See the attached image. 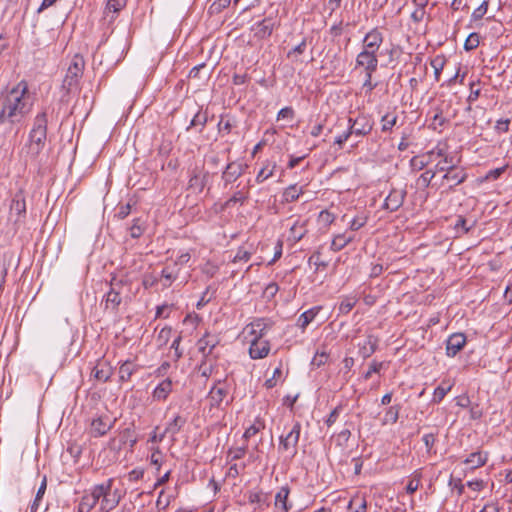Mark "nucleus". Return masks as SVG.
<instances>
[{
  "label": "nucleus",
  "instance_id": "1",
  "mask_svg": "<svg viewBox=\"0 0 512 512\" xmlns=\"http://www.w3.org/2000/svg\"><path fill=\"white\" fill-rule=\"evenodd\" d=\"M33 97L28 91V84L20 81L12 88L2 101L0 124H20L33 108Z\"/></svg>",
  "mask_w": 512,
  "mask_h": 512
},
{
  "label": "nucleus",
  "instance_id": "2",
  "mask_svg": "<svg viewBox=\"0 0 512 512\" xmlns=\"http://www.w3.org/2000/svg\"><path fill=\"white\" fill-rule=\"evenodd\" d=\"M48 114L46 109L39 112L33 121L27 143L23 151L31 159H35L44 149L47 140Z\"/></svg>",
  "mask_w": 512,
  "mask_h": 512
},
{
  "label": "nucleus",
  "instance_id": "3",
  "mask_svg": "<svg viewBox=\"0 0 512 512\" xmlns=\"http://www.w3.org/2000/svg\"><path fill=\"white\" fill-rule=\"evenodd\" d=\"M113 484V478H109L100 484H96L100 512L112 511L118 506L123 498L121 490L113 489Z\"/></svg>",
  "mask_w": 512,
  "mask_h": 512
},
{
  "label": "nucleus",
  "instance_id": "4",
  "mask_svg": "<svg viewBox=\"0 0 512 512\" xmlns=\"http://www.w3.org/2000/svg\"><path fill=\"white\" fill-rule=\"evenodd\" d=\"M84 67V58L79 54L74 55L62 82V89L65 90L66 93H70L77 87L80 79L82 78Z\"/></svg>",
  "mask_w": 512,
  "mask_h": 512
},
{
  "label": "nucleus",
  "instance_id": "5",
  "mask_svg": "<svg viewBox=\"0 0 512 512\" xmlns=\"http://www.w3.org/2000/svg\"><path fill=\"white\" fill-rule=\"evenodd\" d=\"M26 218V202L22 190L15 193L11 200L10 212L8 220L13 223L15 229H18L25 223Z\"/></svg>",
  "mask_w": 512,
  "mask_h": 512
},
{
  "label": "nucleus",
  "instance_id": "6",
  "mask_svg": "<svg viewBox=\"0 0 512 512\" xmlns=\"http://www.w3.org/2000/svg\"><path fill=\"white\" fill-rule=\"evenodd\" d=\"M116 420L108 412L93 417L88 428L89 435L94 438L106 435L114 427Z\"/></svg>",
  "mask_w": 512,
  "mask_h": 512
},
{
  "label": "nucleus",
  "instance_id": "7",
  "mask_svg": "<svg viewBox=\"0 0 512 512\" xmlns=\"http://www.w3.org/2000/svg\"><path fill=\"white\" fill-rule=\"evenodd\" d=\"M468 175L464 168L455 164L449 165V170L441 178L439 187H445L447 192L452 191L456 186L466 181Z\"/></svg>",
  "mask_w": 512,
  "mask_h": 512
},
{
  "label": "nucleus",
  "instance_id": "8",
  "mask_svg": "<svg viewBox=\"0 0 512 512\" xmlns=\"http://www.w3.org/2000/svg\"><path fill=\"white\" fill-rule=\"evenodd\" d=\"M362 68L364 72H376L378 68L377 52L362 49L356 56L355 69Z\"/></svg>",
  "mask_w": 512,
  "mask_h": 512
},
{
  "label": "nucleus",
  "instance_id": "9",
  "mask_svg": "<svg viewBox=\"0 0 512 512\" xmlns=\"http://www.w3.org/2000/svg\"><path fill=\"white\" fill-rule=\"evenodd\" d=\"M407 191L405 188H392L384 199L382 208L389 211H397L404 203Z\"/></svg>",
  "mask_w": 512,
  "mask_h": 512
},
{
  "label": "nucleus",
  "instance_id": "10",
  "mask_svg": "<svg viewBox=\"0 0 512 512\" xmlns=\"http://www.w3.org/2000/svg\"><path fill=\"white\" fill-rule=\"evenodd\" d=\"M273 324V321L269 318H255L244 330L253 338L260 339L267 334Z\"/></svg>",
  "mask_w": 512,
  "mask_h": 512
},
{
  "label": "nucleus",
  "instance_id": "11",
  "mask_svg": "<svg viewBox=\"0 0 512 512\" xmlns=\"http://www.w3.org/2000/svg\"><path fill=\"white\" fill-rule=\"evenodd\" d=\"M301 432V424L296 422L291 431L285 436L280 437V448L284 451H288L294 456L297 452L296 447L299 441Z\"/></svg>",
  "mask_w": 512,
  "mask_h": 512
},
{
  "label": "nucleus",
  "instance_id": "12",
  "mask_svg": "<svg viewBox=\"0 0 512 512\" xmlns=\"http://www.w3.org/2000/svg\"><path fill=\"white\" fill-rule=\"evenodd\" d=\"M467 338L464 333H453L446 340V355L456 356L466 345Z\"/></svg>",
  "mask_w": 512,
  "mask_h": 512
},
{
  "label": "nucleus",
  "instance_id": "13",
  "mask_svg": "<svg viewBox=\"0 0 512 512\" xmlns=\"http://www.w3.org/2000/svg\"><path fill=\"white\" fill-rule=\"evenodd\" d=\"M383 40L384 37L382 32L377 28H373L364 36L362 41V49L378 52L383 43Z\"/></svg>",
  "mask_w": 512,
  "mask_h": 512
},
{
  "label": "nucleus",
  "instance_id": "14",
  "mask_svg": "<svg viewBox=\"0 0 512 512\" xmlns=\"http://www.w3.org/2000/svg\"><path fill=\"white\" fill-rule=\"evenodd\" d=\"M271 346L268 340L252 338L249 346V355L252 359H263L270 352Z\"/></svg>",
  "mask_w": 512,
  "mask_h": 512
},
{
  "label": "nucleus",
  "instance_id": "15",
  "mask_svg": "<svg viewBox=\"0 0 512 512\" xmlns=\"http://www.w3.org/2000/svg\"><path fill=\"white\" fill-rule=\"evenodd\" d=\"M97 504L98 495L96 485H94L90 489L84 491V494L78 504V512H91Z\"/></svg>",
  "mask_w": 512,
  "mask_h": 512
},
{
  "label": "nucleus",
  "instance_id": "16",
  "mask_svg": "<svg viewBox=\"0 0 512 512\" xmlns=\"http://www.w3.org/2000/svg\"><path fill=\"white\" fill-rule=\"evenodd\" d=\"M290 488L285 485L279 488L275 495V508L276 512H289L292 508V503L288 501Z\"/></svg>",
  "mask_w": 512,
  "mask_h": 512
},
{
  "label": "nucleus",
  "instance_id": "17",
  "mask_svg": "<svg viewBox=\"0 0 512 512\" xmlns=\"http://www.w3.org/2000/svg\"><path fill=\"white\" fill-rule=\"evenodd\" d=\"M220 338L216 334L205 333V335L198 340L197 346L199 351L204 355H211L214 348L219 344Z\"/></svg>",
  "mask_w": 512,
  "mask_h": 512
},
{
  "label": "nucleus",
  "instance_id": "18",
  "mask_svg": "<svg viewBox=\"0 0 512 512\" xmlns=\"http://www.w3.org/2000/svg\"><path fill=\"white\" fill-rule=\"evenodd\" d=\"M354 124L356 126L354 127V135L362 137L365 135H368L372 129H373V121L372 119L365 114H359L354 119Z\"/></svg>",
  "mask_w": 512,
  "mask_h": 512
},
{
  "label": "nucleus",
  "instance_id": "19",
  "mask_svg": "<svg viewBox=\"0 0 512 512\" xmlns=\"http://www.w3.org/2000/svg\"><path fill=\"white\" fill-rule=\"evenodd\" d=\"M244 172L243 165L236 162L227 164L225 170L222 173V180L224 185L227 186L230 183L235 182Z\"/></svg>",
  "mask_w": 512,
  "mask_h": 512
},
{
  "label": "nucleus",
  "instance_id": "20",
  "mask_svg": "<svg viewBox=\"0 0 512 512\" xmlns=\"http://www.w3.org/2000/svg\"><path fill=\"white\" fill-rule=\"evenodd\" d=\"M274 30V22L272 19L265 18L252 26L254 36L258 39H265L271 36Z\"/></svg>",
  "mask_w": 512,
  "mask_h": 512
},
{
  "label": "nucleus",
  "instance_id": "21",
  "mask_svg": "<svg viewBox=\"0 0 512 512\" xmlns=\"http://www.w3.org/2000/svg\"><path fill=\"white\" fill-rule=\"evenodd\" d=\"M379 339L374 335H368L362 342L358 343L359 354L362 358L370 357L377 349Z\"/></svg>",
  "mask_w": 512,
  "mask_h": 512
},
{
  "label": "nucleus",
  "instance_id": "22",
  "mask_svg": "<svg viewBox=\"0 0 512 512\" xmlns=\"http://www.w3.org/2000/svg\"><path fill=\"white\" fill-rule=\"evenodd\" d=\"M112 368L105 361H99L91 371V377L96 381L106 382L110 379Z\"/></svg>",
  "mask_w": 512,
  "mask_h": 512
},
{
  "label": "nucleus",
  "instance_id": "23",
  "mask_svg": "<svg viewBox=\"0 0 512 512\" xmlns=\"http://www.w3.org/2000/svg\"><path fill=\"white\" fill-rule=\"evenodd\" d=\"M228 393L229 391L226 386H212L207 396V400L209 401L210 406H220L224 399L227 397Z\"/></svg>",
  "mask_w": 512,
  "mask_h": 512
},
{
  "label": "nucleus",
  "instance_id": "24",
  "mask_svg": "<svg viewBox=\"0 0 512 512\" xmlns=\"http://www.w3.org/2000/svg\"><path fill=\"white\" fill-rule=\"evenodd\" d=\"M307 220L297 219L289 230L288 240L293 243L299 242L307 233Z\"/></svg>",
  "mask_w": 512,
  "mask_h": 512
},
{
  "label": "nucleus",
  "instance_id": "25",
  "mask_svg": "<svg viewBox=\"0 0 512 512\" xmlns=\"http://www.w3.org/2000/svg\"><path fill=\"white\" fill-rule=\"evenodd\" d=\"M322 310L321 306H314L304 311L297 319L296 325L304 332L307 326L316 318Z\"/></svg>",
  "mask_w": 512,
  "mask_h": 512
},
{
  "label": "nucleus",
  "instance_id": "26",
  "mask_svg": "<svg viewBox=\"0 0 512 512\" xmlns=\"http://www.w3.org/2000/svg\"><path fill=\"white\" fill-rule=\"evenodd\" d=\"M354 234L351 232H344L337 234L333 237L330 249L333 252L341 251L343 248H345L349 243H351L354 240Z\"/></svg>",
  "mask_w": 512,
  "mask_h": 512
},
{
  "label": "nucleus",
  "instance_id": "27",
  "mask_svg": "<svg viewBox=\"0 0 512 512\" xmlns=\"http://www.w3.org/2000/svg\"><path fill=\"white\" fill-rule=\"evenodd\" d=\"M179 270L175 266H166L162 269L159 282L162 284V288H169L172 283L178 278Z\"/></svg>",
  "mask_w": 512,
  "mask_h": 512
},
{
  "label": "nucleus",
  "instance_id": "28",
  "mask_svg": "<svg viewBox=\"0 0 512 512\" xmlns=\"http://www.w3.org/2000/svg\"><path fill=\"white\" fill-rule=\"evenodd\" d=\"M139 368L132 361H125L118 370L119 380L122 382L132 381V375L139 372Z\"/></svg>",
  "mask_w": 512,
  "mask_h": 512
},
{
  "label": "nucleus",
  "instance_id": "29",
  "mask_svg": "<svg viewBox=\"0 0 512 512\" xmlns=\"http://www.w3.org/2000/svg\"><path fill=\"white\" fill-rule=\"evenodd\" d=\"M304 193V186L298 187L297 184H292L288 186L282 195V199L284 203H292L299 199V197Z\"/></svg>",
  "mask_w": 512,
  "mask_h": 512
},
{
  "label": "nucleus",
  "instance_id": "30",
  "mask_svg": "<svg viewBox=\"0 0 512 512\" xmlns=\"http://www.w3.org/2000/svg\"><path fill=\"white\" fill-rule=\"evenodd\" d=\"M348 512H366L367 501L365 496L356 494L353 496L347 504Z\"/></svg>",
  "mask_w": 512,
  "mask_h": 512
},
{
  "label": "nucleus",
  "instance_id": "31",
  "mask_svg": "<svg viewBox=\"0 0 512 512\" xmlns=\"http://www.w3.org/2000/svg\"><path fill=\"white\" fill-rule=\"evenodd\" d=\"M208 122V112L207 110H203L201 107L197 110L192 120L190 121L189 126L186 128L188 131L192 127L200 126V132L204 129Z\"/></svg>",
  "mask_w": 512,
  "mask_h": 512
},
{
  "label": "nucleus",
  "instance_id": "32",
  "mask_svg": "<svg viewBox=\"0 0 512 512\" xmlns=\"http://www.w3.org/2000/svg\"><path fill=\"white\" fill-rule=\"evenodd\" d=\"M105 309L110 310L112 312H116L118 310L119 305L122 302L121 295L115 291H108L105 294Z\"/></svg>",
  "mask_w": 512,
  "mask_h": 512
},
{
  "label": "nucleus",
  "instance_id": "33",
  "mask_svg": "<svg viewBox=\"0 0 512 512\" xmlns=\"http://www.w3.org/2000/svg\"><path fill=\"white\" fill-rule=\"evenodd\" d=\"M487 454L481 452L471 453L464 461L465 464L469 465L472 469L484 466L487 462Z\"/></svg>",
  "mask_w": 512,
  "mask_h": 512
},
{
  "label": "nucleus",
  "instance_id": "34",
  "mask_svg": "<svg viewBox=\"0 0 512 512\" xmlns=\"http://www.w3.org/2000/svg\"><path fill=\"white\" fill-rule=\"evenodd\" d=\"M249 189L246 188L236 191L224 204L223 208L227 209L234 206L237 203L244 204V202L248 199Z\"/></svg>",
  "mask_w": 512,
  "mask_h": 512
},
{
  "label": "nucleus",
  "instance_id": "35",
  "mask_svg": "<svg viewBox=\"0 0 512 512\" xmlns=\"http://www.w3.org/2000/svg\"><path fill=\"white\" fill-rule=\"evenodd\" d=\"M186 423V419L182 418L181 416L177 415L174 417L172 421H170L165 430L164 434L170 435L172 438L175 437V435L181 430V428Z\"/></svg>",
  "mask_w": 512,
  "mask_h": 512
},
{
  "label": "nucleus",
  "instance_id": "36",
  "mask_svg": "<svg viewBox=\"0 0 512 512\" xmlns=\"http://www.w3.org/2000/svg\"><path fill=\"white\" fill-rule=\"evenodd\" d=\"M208 179V173H194L189 179V187L202 192Z\"/></svg>",
  "mask_w": 512,
  "mask_h": 512
},
{
  "label": "nucleus",
  "instance_id": "37",
  "mask_svg": "<svg viewBox=\"0 0 512 512\" xmlns=\"http://www.w3.org/2000/svg\"><path fill=\"white\" fill-rule=\"evenodd\" d=\"M264 428H265L264 421L261 420L260 418H256L254 423L246 428V430L243 434V438L245 440H248L251 437H253L254 435H256L258 432L263 430Z\"/></svg>",
  "mask_w": 512,
  "mask_h": 512
},
{
  "label": "nucleus",
  "instance_id": "38",
  "mask_svg": "<svg viewBox=\"0 0 512 512\" xmlns=\"http://www.w3.org/2000/svg\"><path fill=\"white\" fill-rule=\"evenodd\" d=\"M357 301L355 296L343 297L338 307L339 313L348 314L355 307Z\"/></svg>",
  "mask_w": 512,
  "mask_h": 512
},
{
  "label": "nucleus",
  "instance_id": "39",
  "mask_svg": "<svg viewBox=\"0 0 512 512\" xmlns=\"http://www.w3.org/2000/svg\"><path fill=\"white\" fill-rule=\"evenodd\" d=\"M436 175V171L433 170H426L423 172L417 179V186L419 188L426 189L430 186L433 178Z\"/></svg>",
  "mask_w": 512,
  "mask_h": 512
},
{
  "label": "nucleus",
  "instance_id": "40",
  "mask_svg": "<svg viewBox=\"0 0 512 512\" xmlns=\"http://www.w3.org/2000/svg\"><path fill=\"white\" fill-rule=\"evenodd\" d=\"M399 417V409L396 406H391L387 409L383 419L382 425L394 424Z\"/></svg>",
  "mask_w": 512,
  "mask_h": 512
},
{
  "label": "nucleus",
  "instance_id": "41",
  "mask_svg": "<svg viewBox=\"0 0 512 512\" xmlns=\"http://www.w3.org/2000/svg\"><path fill=\"white\" fill-rule=\"evenodd\" d=\"M396 122H397V116L396 115H392V114H385L382 119H381V130L383 132H387V131H390L395 125H396Z\"/></svg>",
  "mask_w": 512,
  "mask_h": 512
},
{
  "label": "nucleus",
  "instance_id": "42",
  "mask_svg": "<svg viewBox=\"0 0 512 512\" xmlns=\"http://www.w3.org/2000/svg\"><path fill=\"white\" fill-rule=\"evenodd\" d=\"M119 442H120V445L117 446L118 449L121 448L122 444H126L128 442L130 443V447H133L134 444L136 443V439L133 438L132 431L129 428H126L120 433Z\"/></svg>",
  "mask_w": 512,
  "mask_h": 512
},
{
  "label": "nucleus",
  "instance_id": "43",
  "mask_svg": "<svg viewBox=\"0 0 512 512\" xmlns=\"http://www.w3.org/2000/svg\"><path fill=\"white\" fill-rule=\"evenodd\" d=\"M480 37L477 33H471L465 40L464 49L466 51H472L479 46Z\"/></svg>",
  "mask_w": 512,
  "mask_h": 512
},
{
  "label": "nucleus",
  "instance_id": "44",
  "mask_svg": "<svg viewBox=\"0 0 512 512\" xmlns=\"http://www.w3.org/2000/svg\"><path fill=\"white\" fill-rule=\"evenodd\" d=\"M446 122L445 117L442 115V111L440 109L434 114L431 123L429 124V128L434 131L439 130Z\"/></svg>",
  "mask_w": 512,
  "mask_h": 512
},
{
  "label": "nucleus",
  "instance_id": "45",
  "mask_svg": "<svg viewBox=\"0 0 512 512\" xmlns=\"http://www.w3.org/2000/svg\"><path fill=\"white\" fill-rule=\"evenodd\" d=\"M252 253L247 251L244 247H239L234 255L232 262H248L251 259Z\"/></svg>",
  "mask_w": 512,
  "mask_h": 512
},
{
  "label": "nucleus",
  "instance_id": "46",
  "mask_svg": "<svg viewBox=\"0 0 512 512\" xmlns=\"http://www.w3.org/2000/svg\"><path fill=\"white\" fill-rule=\"evenodd\" d=\"M385 366H387V364L384 362L373 361L369 369L364 373L363 380H369L372 373H379Z\"/></svg>",
  "mask_w": 512,
  "mask_h": 512
},
{
  "label": "nucleus",
  "instance_id": "47",
  "mask_svg": "<svg viewBox=\"0 0 512 512\" xmlns=\"http://www.w3.org/2000/svg\"><path fill=\"white\" fill-rule=\"evenodd\" d=\"M117 275L118 281H121L122 287L130 286L133 283V281L137 279V275L134 272L125 271Z\"/></svg>",
  "mask_w": 512,
  "mask_h": 512
},
{
  "label": "nucleus",
  "instance_id": "48",
  "mask_svg": "<svg viewBox=\"0 0 512 512\" xmlns=\"http://www.w3.org/2000/svg\"><path fill=\"white\" fill-rule=\"evenodd\" d=\"M117 275L118 281H121L122 287L130 286L133 283V281L137 279V275L134 272L125 271Z\"/></svg>",
  "mask_w": 512,
  "mask_h": 512
},
{
  "label": "nucleus",
  "instance_id": "49",
  "mask_svg": "<svg viewBox=\"0 0 512 512\" xmlns=\"http://www.w3.org/2000/svg\"><path fill=\"white\" fill-rule=\"evenodd\" d=\"M117 275L118 281H121L122 287L130 286L133 283V281L137 279V275L134 272L125 271Z\"/></svg>",
  "mask_w": 512,
  "mask_h": 512
},
{
  "label": "nucleus",
  "instance_id": "50",
  "mask_svg": "<svg viewBox=\"0 0 512 512\" xmlns=\"http://www.w3.org/2000/svg\"><path fill=\"white\" fill-rule=\"evenodd\" d=\"M276 167V164L274 163L271 169H268V166H264L257 174L256 176V182L258 184L264 182L268 178L273 176L274 169Z\"/></svg>",
  "mask_w": 512,
  "mask_h": 512
},
{
  "label": "nucleus",
  "instance_id": "51",
  "mask_svg": "<svg viewBox=\"0 0 512 512\" xmlns=\"http://www.w3.org/2000/svg\"><path fill=\"white\" fill-rule=\"evenodd\" d=\"M127 2L125 0H108L106 5V10L112 13H118L126 6Z\"/></svg>",
  "mask_w": 512,
  "mask_h": 512
},
{
  "label": "nucleus",
  "instance_id": "52",
  "mask_svg": "<svg viewBox=\"0 0 512 512\" xmlns=\"http://www.w3.org/2000/svg\"><path fill=\"white\" fill-rule=\"evenodd\" d=\"M159 283V276L152 273H145L142 278V286L145 289H149Z\"/></svg>",
  "mask_w": 512,
  "mask_h": 512
},
{
  "label": "nucleus",
  "instance_id": "53",
  "mask_svg": "<svg viewBox=\"0 0 512 512\" xmlns=\"http://www.w3.org/2000/svg\"><path fill=\"white\" fill-rule=\"evenodd\" d=\"M171 386H156L153 391V398L156 400H164L171 392Z\"/></svg>",
  "mask_w": 512,
  "mask_h": 512
},
{
  "label": "nucleus",
  "instance_id": "54",
  "mask_svg": "<svg viewBox=\"0 0 512 512\" xmlns=\"http://www.w3.org/2000/svg\"><path fill=\"white\" fill-rule=\"evenodd\" d=\"M365 73V79L363 82V89H365L366 93H371L378 85L377 82L372 81V76L374 72H364Z\"/></svg>",
  "mask_w": 512,
  "mask_h": 512
},
{
  "label": "nucleus",
  "instance_id": "55",
  "mask_svg": "<svg viewBox=\"0 0 512 512\" xmlns=\"http://www.w3.org/2000/svg\"><path fill=\"white\" fill-rule=\"evenodd\" d=\"M232 127H233L232 123L230 122L229 119H225L224 116L220 117V121L217 125L218 132L220 134H223V135L229 134L232 130Z\"/></svg>",
  "mask_w": 512,
  "mask_h": 512
},
{
  "label": "nucleus",
  "instance_id": "56",
  "mask_svg": "<svg viewBox=\"0 0 512 512\" xmlns=\"http://www.w3.org/2000/svg\"><path fill=\"white\" fill-rule=\"evenodd\" d=\"M172 334V328L171 327H164L162 328L157 336V342L159 345H166L171 337Z\"/></svg>",
  "mask_w": 512,
  "mask_h": 512
},
{
  "label": "nucleus",
  "instance_id": "57",
  "mask_svg": "<svg viewBox=\"0 0 512 512\" xmlns=\"http://www.w3.org/2000/svg\"><path fill=\"white\" fill-rule=\"evenodd\" d=\"M473 228V224L468 225L467 220L463 216H458L454 224V229H461L463 233H468Z\"/></svg>",
  "mask_w": 512,
  "mask_h": 512
},
{
  "label": "nucleus",
  "instance_id": "58",
  "mask_svg": "<svg viewBox=\"0 0 512 512\" xmlns=\"http://www.w3.org/2000/svg\"><path fill=\"white\" fill-rule=\"evenodd\" d=\"M352 135H354V133L346 128L344 132L335 137L334 144L341 149Z\"/></svg>",
  "mask_w": 512,
  "mask_h": 512
},
{
  "label": "nucleus",
  "instance_id": "59",
  "mask_svg": "<svg viewBox=\"0 0 512 512\" xmlns=\"http://www.w3.org/2000/svg\"><path fill=\"white\" fill-rule=\"evenodd\" d=\"M488 1H483L472 13L473 20H480L487 13Z\"/></svg>",
  "mask_w": 512,
  "mask_h": 512
},
{
  "label": "nucleus",
  "instance_id": "60",
  "mask_svg": "<svg viewBox=\"0 0 512 512\" xmlns=\"http://www.w3.org/2000/svg\"><path fill=\"white\" fill-rule=\"evenodd\" d=\"M150 462L156 467L157 471L160 470L162 464V453L158 447L153 449V452L150 456Z\"/></svg>",
  "mask_w": 512,
  "mask_h": 512
},
{
  "label": "nucleus",
  "instance_id": "61",
  "mask_svg": "<svg viewBox=\"0 0 512 512\" xmlns=\"http://www.w3.org/2000/svg\"><path fill=\"white\" fill-rule=\"evenodd\" d=\"M279 291V286L277 283L275 282H271L269 283L265 289H264V292H263V296L267 299V300H271L272 298H274V296L277 294V292Z\"/></svg>",
  "mask_w": 512,
  "mask_h": 512
},
{
  "label": "nucleus",
  "instance_id": "62",
  "mask_svg": "<svg viewBox=\"0 0 512 512\" xmlns=\"http://www.w3.org/2000/svg\"><path fill=\"white\" fill-rule=\"evenodd\" d=\"M231 0H214L210 6L211 13H220L223 9L228 7Z\"/></svg>",
  "mask_w": 512,
  "mask_h": 512
},
{
  "label": "nucleus",
  "instance_id": "63",
  "mask_svg": "<svg viewBox=\"0 0 512 512\" xmlns=\"http://www.w3.org/2000/svg\"><path fill=\"white\" fill-rule=\"evenodd\" d=\"M451 386H437L433 392V401L440 402L444 396L450 391Z\"/></svg>",
  "mask_w": 512,
  "mask_h": 512
},
{
  "label": "nucleus",
  "instance_id": "64",
  "mask_svg": "<svg viewBox=\"0 0 512 512\" xmlns=\"http://www.w3.org/2000/svg\"><path fill=\"white\" fill-rule=\"evenodd\" d=\"M420 486V477L415 476L414 478L410 479L406 485V492L408 494H413L418 490Z\"/></svg>",
  "mask_w": 512,
  "mask_h": 512
}]
</instances>
